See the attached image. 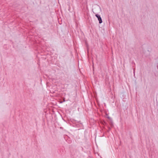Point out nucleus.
<instances>
[{
    "instance_id": "1",
    "label": "nucleus",
    "mask_w": 158,
    "mask_h": 158,
    "mask_svg": "<svg viewBox=\"0 0 158 158\" xmlns=\"http://www.w3.org/2000/svg\"><path fill=\"white\" fill-rule=\"evenodd\" d=\"M95 16L97 18L98 20L99 21V23L100 24L102 23V19L100 15L98 14H96L95 15Z\"/></svg>"
},
{
    "instance_id": "2",
    "label": "nucleus",
    "mask_w": 158,
    "mask_h": 158,
    "mask_svg": "<svg viewBox=\"0 0 158 158\" xmlns=\"http://www.w3.org/2000/svg\"><path fill=\"white\" fill-rule=\"evenodd\" d=\"M110 128H109V129L110 130Z\"/></svg>"
}]
</instances>
